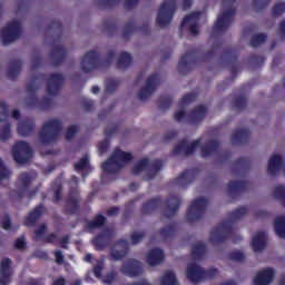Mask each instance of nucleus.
<instances>
[{
    "instance_id": "nucleus-62",
    "label": "nucleus",
    "mask_w": 285,
    "mask_h": 285,
    "mask_svg": "<svg viewBox=\"0 0 285 285\" xmlns=\"http://www.w3.org/2000/svg\"><path fill=\"white\" fill-rule=\"evenodd\" d=\"M9 117V106L4 100L0 102V122H4Z\"/></svg>"
},
{
    "instance_id": "nucleus-8",
    "label": "nucleus",
    "mask_w": 285,
    "mask_h": 285,
    "mask_svg": "<svg viewBox=\"0 0 285 285\" xmlns=\"http://www.w3.org/2000/svg\"><path fill=\"white\" fill-rule=\"evenodd\" d=\"M235 1L236 0H223V7L227 9L218 16L214 26L215 32H224L232 26L235 16Z\"/></svg>"
},
{
    "instance_id": "nucleus-52",
    "label": "nucleus",
    "mask_w": 285,
    "mask_h": 285,
    "mask_svg": "<svg viewBox=\"0 0 285 285\" xmlns=\"http://www.w3.org/2000/svg\"><path fill=\"white\" fill-rule=\"evenodd\" d=\"M158 102H159L160 110H169V108L173 105V97L168 95L160 96L158 99Z\"/></svg>"
},
{
    "instance_id": "nucleus-1",
    "label": "nucleus",
    "mask_w": 285,
    "mask_h": 285,
    "mask_svg": "<svg viewBox=\"0 0 285 285\" xmlns=\"http://www.w3.org/2000/svg\"><path fill=\"white\" fill-rule=\"evenodd\" d=\"M248 215L247 207H240L229 213V219H226L217 225L210 232L212 244H224L226 240L232 239L234 244H238L243 240L240 235H236L234 232V222L242 219Z\"/></svg>"
},
{
    "instance_id": "nucleus-60",
    "label": "nucleus",
    "mask_w": 285,
    "mask_h": 285,
    "mask_svg": "<svg viewBox=\"0 0 285 285\" xmlns=\"http://www.w3.org/2000/svg\"><path fill=\"white\" fill-rule=\"evenodd\" d=\"M233 106L236 110H245L247 107V98L245 96L238 97L234 100Z\"/></svg>"
},
{
    "instance_id": "nucleus-46",
    "label": "nucleus",
    "mask_w": 285,
    "mask_h": 285,
    "mask_svg": "<svg viewBox=\"0 0 285 285\" xmlns=\"http://www.w3.org/2000/svg\"><path fill=\"white\" fill-rule=\"evenodd\" d=\"M275 232L279 238H285V216L275 218Z\"/></svg>"
},
{
    "instance_id": "nucleus-57",
    "label": "nucleus",
    "mask_w": 285,
    "mask_h": 285,
    "mask_svg": "<svg viewBox=\"0 0 285 285\" xmlns=\"http://www.w3.org/2000/svg\"><path fill=\"white\" fill-rule=\"evenodd\" d=\"M249 63H253L255 67H262L264 66L266 58L264 56L259 55H250L248 59Z\"/></svg>"
},
{
    "instance_id": "nucleus-9",
    "label": "nucleus",
    "mask_w": 285,
    "mask_h": 285,
    "mask_svg": "<svg viewBox=\"0 0 285 285\" xmlns=\"http://www.w3.org/2000/svg\"><path fill=\"white\" fill-rule=\"evenodd\" d=\"M177 11V0H165L159 7V11L156 18L157 27L164 28L168 27L173 19L174 14Z\"/></svg>"
},
{
    "instance_id": "nucleus-5",
    "label": "nucleus",
    "mask_w": 285,
    "mask_h": 285,
    "mask_svg": "<svg viewBox=\"0 0 285 285\" xmlns=\"http://www.w3.org/2000/svg\"><path fill=\"white\" fill-rule=\"evenodd\" d=\"M45 75L40 73L31 78L30 82L27 85V92L29 98L26 104L29 109L38 108L39 110H49L52 105L51 98H37L36 91L39 89V86L36 85L37 80H43Z\"/></svg>"
},
{
    "instance_id": "nucleus-33",
    "label": "nucleus",
    "mask_w": 285,
    "mask_h": 285,
    "mask_svg": "<svg viewBox=\"0 0 285 285\" xmlns=\"http://www.w3.org/2000/svg\"><path fill=\"white\" fill-rule=\"evenodd\" d=\"M35 121L30 118H27L18 124V134L21 137L31 136V134L35 132Z\"/></svg>"
},
{
    "instance_id": "nucleus-64",
    "label": "nucleus",
    "mask_w": 285,
    "mask_h": 285,
    "mask_svg": "<svg viewBox=\"0 0 285 285\" xmlns=\"http://www.w3.org/2000/svg\"><path fill=\"white\" fill-rule=\"evenodd\" d=\"M285 12V2H279L272 8L273 17H281Z\"/></svg>"
},
{
    "instance_id": "nucleus-16",
    "label": "nucleus",
    "mask_w": 285,
    "mask_h": 285,
    "mask_svg": "<svg viewBox=\"0 0 285 285\" xmlns=\"http://www.w3.org/2000/svg\"><path fill=\"white\" fill-rule=\"evenodd\" d=\"M159 82H160L159 75L157 73L150 75L147 78L146 86L140 89L138 94V99L140 101H146L148 98H150L151 95H154L157 86H159Z\"/></svg>"
},
{
    "instance_id": "nucleus-23",
    "label": "nucleus",
    "mask_w": 285,
    "mask_h": 285,
    "mask_svg": "<svg viewBox=\"0 0 285 285\" xmlns=\"http://www.w3.org/2000/svg\"><path fill=\"white\" fill-rule=\"evenodd\" d=\"M197 170L196 169H187L178 175L171 184L181 188H187L191 183L196 180Z\"/></svg>"
},
{
    "instance_id": "nucleus-47",
    "label": "nucleus",
    "mask_w": 285,
    "mask_h": 285,
    "mask_svg": "<svg viewBox=\"0 0 285 285\" xmlns=\"http://www.w3.org/2000/svg\"><path fill=\"white\" fill-rule=\"evenodd\" d=\"M150 166V160L148 158L140 159L137 164L132 167V174L134 176H138L139 173L147 170Z\"/></svg>"
},
{
    "instance_id": "nucleus-63",
    "label": "nucleus",
    "mask_w": 285,
    "mask_h": 285,
    "mask_svg": "<svg viewBox=\"0 0 285 285\" xmlns=\"http://www.w3.org/2000/svg\"><path fill=\"white\" fill-rule=\"evenodd\" d=\"M105 268L104 261L99 259L97 261L96 265L94 266V275L96 278L100 279L102 277V271Z\"/></svg>"
},
{
    "instance_id": "nucleus-13",
    "label": "nucleus",
    "mask_w": 285,
    "mask_h": 285,
    "mask_svg": "<svg viewBox=\"0 0 285 285\" xmlns=\"http://www.w3.org/2000/svg\"><path fill=\"white\" fill-rule=\"evenodd\" d=\"M33 150L30 144L26 141H19L12 147V157L18 164L23 165L32 158Z\"/></svg>"
},
{
    "instance_id": "nucleus-55",
    "label": "nucleus",
    "mask_w": 285,
    "mask_h": 285,
    "mask_svg": "<svg viewBox=\"0 0 285 285\" xmlns=\"http://www.w3.org/2000/svg\"><path fill=\"white\" fill-rule=\"evenodd\" d=\"M197 96L194 92L186 94L180 101H178V108H185V106L196 101Z\"/></svg>"
},
{
    "instance_id": "nucleus-51",
    "label": "nucleus",
    "mask_w": 285,
    "mask_h": 285,
    "mask_svg": "<svg viewBox=\"0 0 285 285\" xmlns=\"http://www.w3.org/2000/svg\"><path fill=\"white\" fill-rule=\"evenodd\" d=\"M266 40H267V36L265 33L254 35L250 39L249 45L252 48L256 49L261 45L265 43Z\"/></svg>"
},
{
    "instance_id": "nucleus-49",
    "label": "nucleus",
    "mask_w": 285,
    "mask_h": 285,
    "mask_svg": "<svg viewBox=\"0 0 285 285\" xmlns=\"http://www.w3.org/2000/svg\"><path fill=\"white\" fill-rule=\"evenodd\" d=\"M136 31V23L135 21H127L124 27V31L121 38L124 40H128L130 36H132Z\"/></svg>"
},
{
    "instance_id": "nucleus-44",
    "label": "nucleus",
    "mask_w": 285,
    "mask_h": 285,
    "mask_svg": "<svg viewBox=\"0 0 285 285\" xmlns=\"http://www.w3.org/2000/svg\"><path fill=\"white\" fill-rule=\"evenodd\" d=\"M105 31L109 37H112L118 31V21L111 18H108L104 21Z\"/></svg>"
},
{
    "instance_id": "nucleus-15",
    "label": "nucleus",
    "mask_w": 285,
    "mask_h": 285,
    "mask_svg": "<svg viewBox=\"0 0 285 285\" xmlns=\"http://www.w3.org/2000/svg\"><path fill=\"white\" fill-rule=\"evenodd\" d=\"M19 183L21 184V187L18 189L17 195L18 198L22 199L28 195L29 198H33L36 194L39 191V188H35L30 190V186L32 183V178L30 174L28 173H21L19 176Z\"/></svg>"
},
{
    "instance_id": "nucleus-3",
    "label": "nucleus",
    "mask_w": 285,
    "mask_h": 285,
    "mask_svg": "<svg viewBox=\"0 0 285 285\" xmlns=\"http://www.w3.org/2000/svg\"><path fill=\"white\" fill-rule=\"evenodd\" d=\"M164 204L163 217L166 219H171L177 215L181 200L178 196H169L165 202L161 200L160 196H156L149 199L147 203H142L141 214L153 215L156 210L159 209Z\"/></svg>"
},
{
    "instance_id": "nucleus-45",
    "label": "nucleus",
    "mask_w": 285,
    "mask_h": 285,
    "mask_svg": "<svg viewBox=\"0 0 285 285\" xmlns=\"http://www.w3.org/2000/svg\"><path fill=\"white\" fill-rule=\"evenodd\" d=\"M47 30L49 32H53V35H57V39H60L62 36V32L65 31V27L62 26V23L59 20H53L51 22H49Z\"/></svg>"
},
{
    "instance_id": "nucleus-43",
    "label": "nucleus",
    "mask_w": 285,
    "mask_h": 285,
    "mask_svg": "<svg viewBox=\"0 0 285 285\" xmlns=\"http://www.w3.org/2000/svg\"><path fill=\"white\" fill-rule=\"evenodd\" d=\"M205 253H206V245L204 243H196L191 247L190 255L193 259L200 261L202 258H204Z\"/></svg>"
},
{
    "instance_id": "nucleus-17",
    "label": "nucleus",
    "mask_w": 285,
    "mask_h": 285,
    "mask_svg": "<svg viewBox=\"0 0 285 285\" xmlns=\"http://www.w3.org/2000/svg\"><path fill=\"white\" fill-rule=\"evenodd\" d=\"M200 16L202 12L198 11L186 14L181 21L180 31H183L184 28H186L189 24V33L194 37H197L199 35L198 22Z\"/></svg>"
},
{
    "instance_id": "nucleus-7",
    "label": "nucleus",
    "mask_w": 285,
    "mask_h": 285,
    "mask_svg": "<svg viewBox=\"0 0 285 285\" xmlns=\"http://www.w3.org/2000/svg\"><path fill=\"white\" fill-rule=\"evenodd\" d=\"M62 124L58 119L48 120L39 131V140L43 145H51L59 139Z\"/></svg>"
},
{
    "instance_id": "nucleus-40",
    "label": "nucleus",
    "mask_w": 285,
    "mask_h": 285,
    "mask_svg": "<svg viewBox=\"0 0 285 285\" xmlns=\"http://www.w3.org/2000/svg\"><path fill=\"white\" fill-rule=\"evenodd\" d=\"M161 169H163V161L160 159H156L151 161L148 166L147 179L153 180Z\"/></svg>"
},
{
    "instance_id": "nucleus-20",
    "label": "nucleus",
    "mask_w": 285,
    "mask_h": 285,
    "mask_svg": "<svg viewBox=\"0 0 285 285\" xmlns=\"http://www.w3.org/2000/svg\"><path fill=\"white\" fill-rule=\"evenodd\" d=\"M114 237L115 230L111 228H106L95 237L94 244L98 250H102L111 244Z\"/></svg>"
},
{
    "instance_id": "nucleus-53",
    "label": "nucleus",
    "mask_w": 285,
    "mask_h": 285,
    "mask_svg": "<svg viewBox=\"0 0 285 285\" xmlns=\"http://www.w3.org/2000/svg\"><path fill=\"white\" fill-rule=\"evenodd\" d=\"M12 125L10 122L4 124L0 132L1 141L6 142L12 137Z\"/></svg>"
},
{
    "instance_id": "nucleus-48",
    "label": "nucleus",
    "mask_w": 285,
    "mask_h": 285,
    "mask_svg": "<svg viewBox=\"0 0 285 285\" xmlns=\"http://www.w3.org/2000/svg\"><path fill=\"white\" fill-rule=\"evenodd\" d=\"M52 190H53V203H59L62 199V185L61 180H56L52 183Z\"/></svg>"
},
{
    "instance_id": "nucleus-18",
    "label": "nucleus",
    "mask_w": 285,
    "mask_h": 285,
    "mask_svg": "<svg viewBox=\"0 0 285 285\" xmlns=\"http://www.w3.org/2000/svg\"><path fill=\"white\" fill-rule=\"evenodd\" d=\"M200 146V140L196 139L195 141L188 145L187 139L180 140L178 145L174 148L173 155H184L186 157L194 155L196 149Z\"/></svg>"
},
{
    "instance_id": "nucleus-25",
    "label": "nucleus",
    "mask_w": 285,
    "mask_h": 285,
    "mask_svg": "<svg viewBox=\"0 0 285 285\" xmlns=\"http://www.w3.org/2000/svg\"><path fill=\"white\" fill-rule=\"evenodd\" d=\"M284 169L285 173V160L281 155H273L268 160L267 171L271 177H275L278 171Z\"/></svg>"
},
{
    "instance_id": "nucleus-50",
    "label": "nucleus",
    "mask_w": 285,
    "mask_h": 285,
    "mask_svg": "<svg viewBox=\"0 0 285 285\" xmlns=\"http://www.w3.org/2000/svg\"><path fill=\"white\" fill-rule=\"evenodd\" d=\"M160 285H177V276L171 271H167L163 278H160Z\"/></svg>"
},
{
    "instance_id": "nucleus-21",
    "label": "nucleus",
    "mask_w": 285,
    "mask_h": 285,
    "mask_svg": "<svg viewBox=\"0 0 285 285\" xmlns=\"http://www.w3.org/2000/svg\"><path fill=\"white\" fill-rule=\"evenodd\" d=\"M12 261L8 257L2 258L0 263V284L9 285L12 282Z\"/></svg>"
},
{
    "instance_id": "nucleus-29",
    "label": "nucleus",
    "mask_w": 285,
    "mask_h": 285,
    "mask_svg": "<svg viewBox=\"0 0 285 285\" xmlns=\"http://www.w3.org/2000/svg\"><path fill=\"white\" fill-rule=\"evenodd\" d=\"M227 190L229 197L234 198L235 196L246 193L247 181L246 180H229L227 185Z\"/></svg>"
},
{
    "instance_id": "nucleus-27",
    "label": "nucleus",
    "mask_w": 285,
    "mask_h": 285,
    "mask_svg": "<svg viewBox=\"0 0 285 285\" xmlns=\"http://www.w3.org/2000/svg\"><path fill=\"white\" fill-rule=\"evenodd\" d=\"M275 276V271L273 268L262 269L256 273L255 278L253 279L254 285H269L273 282Z\"/></svg>"
},
{
    "instance_id": "nucleus-36",
    "label": "nucleus",
    "mask_w": 285,
    "mask_h": 285,
    "mask_svg": "<svg viewBox=\"0 0 285 285\" xmlns=\"http://www.w3.org/2000/svg\"><path fill=\"white\" fill-rule=\"evenodd\" d=\"M220 142L217 140H209L206 145L200 147V156L207 158L215 155L219 150Z\"/></svg>"
},
{
    "instance_id": "nucleus-61",
    "label": "nucleus",
    "mask_w": 285,
    "mask_h": 285,
    "mask_svg": "<svg viewBox=\"0 0 285 285\" xmlns=\"http://www.w3.org/2000/svg\"><path fill=\"white\" fill-rule=\"evenodd\" d=\"M121 0H98V6L101 9H112L115 6L120 3Z\"/></svg>"
},
{
    "instance_id": "nucleus-2",
    "label": "nucleus",
    "mask_w": 285,
    "mask_h": 285,
    "mask_svg": "<svg viewBox=\"0 0 285 285\" xmlns=\"http://www.w3.org/2000/svg\"><path fill=\"white\" fill-rule=\"evenodd\" d=\"M223 42L216 41L214 49L207 51L203 56L200 55L199 48H191L189 51H186L180 60H178L177 70L180 75H186L190 72L193 66H196L199 61L206 62L209 59H213L216 56L217 50L222 49Z\"/></svg>"
},
{
    "instance_id": "nucleus-28",
    "label": "nucleus",
    "mask_w": 285,
    "mask_h": 285,
    "mask_svg": "<svg viewBox=\"0 0 285 285\" xmlns=\"http://www.w3.org/2000/svg\"><path fill=\"white\" fill-rule=\"evenodd\" d=\"M46 213V207L42 203L36 206L35 209H32L27 218L24 219V225L27 227H33L36 222L41 218V216Z\"/></svg>"
},
{
    "instance_id": "nucleus-14",
    "label": "nucleus",
    "mask_w": 285,
    "mask_h": 285,
    "mask_svg": "<svg viewBox=\"0 0 285 285\" xmlns=\"http://www.w3.org/2000/svg\"><path fill=\"white\" fill-rule=\"evenodd\" d=\"M81 195L77 188H71L68 197L65 199V214L78 215L81 210Z\"/></svg>"
},
{
    "instance_id": "nucleus-34",
    "label": "nucleus",
    "mask_w": 285,
    "mask_h": 285,
    "mask_svg": "<svg viewBox=\"0 0 285 285\" xmlns=\"http://www.w3.org/2000/svg\"><path fill=\"white\" fill-rule=\"evenodd\" d=\"M206 115H207V108L204 105L197 106L193 111H190V115H189L190 125H197L198 122L204 120Z\"/></svg>"
},
{
    "instance_id": "nucleus-56",
    "label": "nucleus",
    "mask_w": 285,
    "mask_h": 285,
    "mask_svg": "<svg viewBox=\"0 0 285 285\" xmlns=\"http://www.w3.org/2000/svg\"><path fill=\"white\" fill-rule=\"evenodd\" d=\"M102 278L104 284L111 285L114 282H117L118 279V273L117 271L112 269L109 271Z\"/></svg>"
},
{
    "instance_id": "nucleus-37",
    "label": "nucleus",
    "mask_w": 285,
    "mask_h": 285,
    "mask_svg": "<svg viewBox=\"0 0 285 285\" xmlns=\"http://www.w3.org/2000/svg\"><path fill=\"white\" fill-rule=\"evenodd\" d=\"M22 65H23L22 60H19V59L10 60L9 69H8V79L16 80L22 70Z\"/></svg>"
},
{
    "instance_id": "nucleus-6",
    "label": "nucleus",
    "mask_w": 285,
    "mask_h": 285,
    "mask_svg": "<svg viewBox=\"0 0 285 285\" xmlns=\"http://www.w3.org/2000/svg\"><path fill=\"white\" fill-rule=\"evenodd\" d=\"M131 160H134V156L130 153L115 149L111 157L102 164V170L107 175H117L122 168V164H128Z\"/></svg>"
},
{
    "instance_id": "nucleus-58",
    "label": "nucleus",
    "mask_w": 285,
    "mask_h": 285,
    "mask_svg": "<svg viewBox=\"0 0 285 285\" xmlns=\"http://www.w3.org/2000/svg\"><path fill=\"white\" fill-rule=\"evenodd\" d=\"M273 197L285 205V187L279 185L273 191Z\"/></svg>"
},
{
    "instance_id": "nucleus-22",
    "label": "nucleus",
    "mask_w": 285,
    "mask_h": 285,
    "mask_svg": "<svg viewBox=\"0 0 285 285\" xmlns=\"http://www.w3.org/2000/svg\"><path fill=\"white\" fill-rule=\"evenodd\" d=\"M120 272L122 275L129 277H137L139 275H142V266L138 261L131 258L124 263V265L120 268Z\"/></svg>"
},
{
    "instance_id": "nucleus-31",
    "label": "nucleus",
    "mask_w": 285,
    "mask_h": 285,
    "mask_svg": "<svg viewBox=\"0 0 285 285\" xmlns=\"http://www.w3.org/2000/svg\"><path fill=\"white\" fill-rule=\"evenodd\" d=\"M250 139V131L246 128H238L232 135L233 145H243L247 144Z\"/></svg>"
},
{
    "instance_id": "nucleus-26",
    "label": "nucleus",
    "mask_w": 285,
    "mask_h": 285,
    "mask_svg": "<svg viewBox=\"0 0 285 285\" xmlns=\"http://www.w3.org/2000/svg\"><path fill=\"white\" fill-rule=\"evenodd\" d=\"M49 58H51L52 66L59 67L61 63H65L67 58V50L65 46H56L49 52Z\"/></svg>"
},
{
    "instance_id": "nucleus-38",
    "label": "nucleus",
    "mask_w": 285,
    "mask_h": 285,
    "mask_svg": "<svg viewBox=\"0 0 285 285\" xmlns=\"http://www.w3.org/2000/svg\"><path fill=\"white\" fill-rule=\"evenodd\" d=\"M250 169V160L248 158H237L233 164L235 174H244Z\"/></svg>"
},
{
    "instance_id": "nucleus-4",
    "label": "nucleus",
    "mask_w": 285,
    "mask_h": 285,
    "mask_svg": "<svg viewBox=\"0 0 285 285\" xmlns=\"http://www.w3.org/2000/svg\"><path fill=\"white\" fill-rule=\"evenodd\" d=\"M115 58V51L107 52L106 60L100 59L99 52L95 50L87 51L80 61L81 71L90 73L94 70L109 67Z\"/></svg>"
},
{
    "instance_id": "nucleus-11",
    "label": "nucleus",
    "mask_w": 285,
    "mask_h": 285,
    "mask_svg": "<svg viewBox=\"0 0 285 285\" xmlns=\"http://www.w3.org/2000/svg\"><path fill=\"white\" fill-rule=\"evenodd\" d=\"M208 200L205 197L196 198L186 212V219L189 223L200 220L207 209Z\"/></svg>"
},
{
    "instance_id": "nucleus-30",
    "label": "nucleus",
    "mask_w": 285,
    "mask_h": 285,
    "mask_svg": "<svg viewBox=\"0 0 285 285\" xmlns=\"http://www.w3.org/2000/svg\"><path fill=\"white\" fill-rule=\"evenodd\" d=\"M165 259L164 250L159 247L151 248L147 254V263L150 267L161 265Z\"/></svg>"
},
{
    "instance_id": "nucleus-41",
    "label": "nucleus",
    "mask_w": 285,
    "mask_h": 285,
    "mask_svg": "<svg viewBox=\"0 0 285 285\" xmlns=\"http://www.w3.org/2000/svg\"><path fill=\"white\" fill-rule=\"evenodd\" d=\"M175 233H177V225L171 224L160 228L158 235L164 240H168L169 238H173L175 236Z\"/></svg>"
},
{
    "instance_id": "nucleus-32",
    "label": "nucleus",
    "mask_w": 285,
    "mask_h": 285,
    "mask_svg": "<svg viewBox=\"0 0 285 285\" xmlns=\"http://www.w3.org/2000/svg\"><path fill=\"white\" fill-rule=\"evenodd\" d=\"M115 247L120 248V249H112L111 250V258L115 261H120L124 257L127 256L128 253V242L127 240H117L115 243Z\"/></svg>"
},
{
    "instance_id": "nucleus-10",
    "label": "nucleus",
    "mask_w": 285,
    "mask_h": 285,
    "mask_svg": "<svg viewBox=\"0 0 285 285\" xmlns=\"http://www.w3.org/2000/svg\"><path fill=\"white\" fill-rule=\"evenodd\" d=\"M238 57L239 51L233 47L225 48L223 55H220V61H223L225 66H229V72H232L229 81H234L239 72Z\"/></svg>"
},
{
    "instance_id": "nucleus-42",
    "label": "nucleus",
    "mask_w": 285,
    "mask_h": 285,
    "mask_svg": "<svg viewBox=\"0 0 285 285\" xmlns=\"http://www.w3.org/2000/svg\"><path fill=\"white\" fill-rule=\"evenodd\" d=\"M132 58L127 51H121L117 60V69H127L131 65Z\"/></svg>"
},
{
    "instance_id": "nucleus-59",
    "label": "nucleus",
    "mask_w": 285,
    "mask_h": 285,
    "mask_svg": "<svg viewBox=\"0 0 285 285\" xmlns=\"http://www.w3.org/2000/svg\"><path fill=\"white\" fill-rule=\"evenodd\" d=\"M227 258L229 261L240 263L246 259V256L240 250H233L228 253Z\"/></svg>"
},
{
    "instance_id": "nucleus-12",
    "label": "nucleus",
    "mask_w": 285,
    "mask_h": 285,
    "mask_svg": "<svg viewBox=\"0 0 285 285\" xmlns=\"http://www.w3.org/2000/svg\"><path fill=\"white\" fill-rule=\"evenodd\" d=\"M22 35L21 22L12 20L1 30V41L3 46H8L17 41Z\"/></svg>"
},
{
    "instance_id": "nucleus-54",
    "label": "nucleus",
    "mask_w": 285,
    "mask_h": 285,
    "mask_svg": "<svg viewBox=\"0 0 285 285\" xmlns=\"http://www.w3.org/2000/svg\"><path fill=\"white\" fill-rule=\"evenodd\" d=\"M90 168V158L87 156L82 157L79 163L73 165V169H76L78 173H81L82 170H88Z\"/></svg>"
},
{
    "instance_id": "nucleus-35",
    "label": "nucleus",
    "mask_w": 285,
    "mask_h": 285,
    "mask_svg": "<svg viewBox=\"0 0 285 285\" xmlns=\"http://www.w3.org/2000/svg\"><path fill=\"white\" fill-rule=\"evenodd\" d=\"M252 247L254 253H261L266 247V233L258 232L255 234L252 240Z\"/></svg>"
},
{
    "instance_id": "nucleus-19",
    "label": "nucleus",
    "mask_w": 285,
    "mask_h": 285,
    "mask_svg": "<svg viewBox=\"0 0 285 285\" xmlns=\"http://www.w3.org/2000/svg\"><path fill=\"white\" fill-rule=\"evenodd\" d=\"M65 83V76L61 73L49 75L47 80V94L49 96H57Z\"/></svg>"
},
{
    "instance_id": "nucleus-39",
    "label": "nucleus",
    "mask_w": 285,
    "mask_h": 285,
    "mask_svg": "<svg viewBox=\"0 0 285 285\" xmlns=\"http://www.w3.org/2000/svg\"><path fill=\"white\" fill-rule=\"evenodd\" d=\"M107 222V218L100 214L96 215L94 219L88 220L86 228L88 230H96V229H100L105 226Z\"/></svg>"
},
{
    "instance_id": "nucleus-24",
    "label": "nucleus",
    "mask_w": 285,
    "mask_h": 285,
    "mask_svg": "<svg viewBox=\"0 0 285 285\" xmlns=\"http://www.w3.org/2000/svg\"><path fill=\"white\" fill-rule=\"evenodd\" d=\"M186 278L191 283H198L205 281V269L196 263H190L186 268Z\"/></svg>"
}]
</instances>
